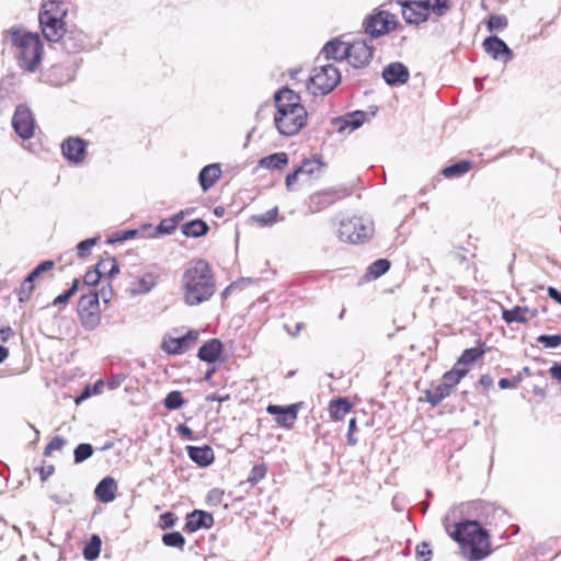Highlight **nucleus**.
<instances>
[{
    "instance_id": "f704fd0d",
    "label": "nucleus",
    "mask_w": 561,
    "mask_h": 561,
    "mask_svg": "<svg viewBox=\"0 0 561 561\" xmlns=\"http://www.w3.org/2000/svg\"><path fill=\"white\" fill-rule=\"evenodd\" d=\"M102 540L98 535H93L90 541L83 548V557L88 561L95 560L101 552Z\"/></svg>"
},
{
    "instance_id": "4d7b16f0",
    "label": "nucleus",
    "mask_w": 561,
    "mask_h": 561,
    "mask_svg": "<svg viewBox=\"0 0 561 561\" xmlns=\"http://www.w3.org/2000/svg\"><path fill=\"white\" fill-rule=\"evenodd\" d=\"M113 259V256H107L99 261V263L95 265V270L99 272L101 278L107 276Z\"/></svg>"
},
{
    "instance_id": "39448f33",
    "label": "nucleus",
    "mask_w": 561,
    "mask_h": 561,
    "mask_svg": "<svg viewBox=\"0 0 561 561\" xmlns=\"http://www.w3.org/2000/svg\"><path fill=\"white\" fill-rule=\"evenodd\" d=\"M374 224L363 217H353L342 220L339 228V238L344 242L364 243L371 238Z\"/></svg>"
},
{
    "instance_id": "4468645a",
    "label": "nucleus",
    "mask_w": 561,
    "mask_h": 561,
    "mask_svg": "<svg viewBox=\"0 0 561 561\" xmlns=\"http://www.w3.org/2000/svg\"><path fill=\"white\" fill-rule=\"evenodd\" d=\"M198 332L190 330L185 335L180 337L164 339L161 345L163 352L170 355H181L188 351L197 341Z\"/></svg>"
},
{
    "instance_id": "5fc2aeb1",
    "label": "nucleus",
    "mask_w": 561,
    "mask_h": 561,
    "mask_svg": "<svg viewBox=\"0 0 561 561\" xmlns=\"http://www.w3.org/2000/svg\"><path fill=\"white\" fill-rule=\"evenodd\" d=\"M66 440L60 436H55L45 447L44 455L49 456L54 450H60Z\"/></svg>"
},
{
    "instance_id": "de8ad7c7",
    "label": "nucleus",
    "mask_w": 561,
    "mask_h": 561,
    "mask_svg": "<svg viewBox=\"0 0 561 561\" xmlns=\"http://www.w3.org/2000/svg\"><path fill=\"white\" fill-rule=\"evenodd\" d=\"M79 287V279L75 278L72 280L71 287L64 291L62 294L58 295L54 300V306L65 305L67 301L77 293Z\"/></svg>"
},
{
    "instance_id": "c756f323",
    "label": "nucleus",
    "mask_w": 561,
    "mask_h": 561,
    "mask_svg": "<svg viewBox=\"0 0 561 561\" xmlns=\"http://www.w3.org/2000/svg\"><path fill=\"white\" fill-rule=\"evenodd\" d=\"M186 237L198 238L206 234L209 230L207 224L201 219H194L184 224L181 228Z\"/></svg>"
},
{
    "instance_id": "f03ea898",
    "label": "nucleus",
    "mask_w": 561,
    "mask_h": 561,
    "mask_svg": "<svg viewBox=\"0 0 561 561\" xmlns=\"http://www.w3.org/2000/svg\"><path fill=\"white\" fill-rule=\"evenodd\" d=\"M275 126L280 135L294 136L307 124L308 113L298 93L289 88L278 90L274 95Z\"/></svg>"
},
{
    "instance_id": "ea45409f",
    "label": "nucleus",
    "mask_w": 561,
    "mask_h": 561,
    "mask_svg": "<svg viewBox=\"0 0 561 561\" xmlns=\"http://www.w3.org/2000/svg\"><path fill=\"white\" fill-rule=\"evenodd\" d=\"M278 217V207H274L263 214L255 215L252 219L259 224L261 227H270L273 226L277 221Z\"/></svg>"
},
{
    "instance_id": "8fccbe9b",
    "label": "nucleus",
    "mask_w": 561,
    "mask_h": 561,
    "mask_svg": "<svg viewBox=\"0 0 561 561\" xmlns=\"http://www.w3.org/2000/svg\"><path fill=\"white\" fill-rule=\"evenodd\" d=\"M508 21L505 15H490L488 20V30L492 31H502L507 27Z\"/></svg>"
},
{
    "instance_id": "c03bdc74",
    "label": "nucleus",
    "mask_w": 561,
    "mask_h": 561,
    "mask_svg": "<svg viewBox=\"0 0 561 561\" xmlns=\"http://www.w3.org/2000/svg\"><path fill=\"white\" fill-rule=\"evenodd\" d=\"M390 268V262L387 259H379L368 267V275L374 279L383 275Z\"/></svg>"
},
{
    "instance_id": "9d476101",
    "label": "nucleus",
    "mask_w": 561,
    "mask_h": 561,
    "mask_svg": "<svg viewBox=\"0 0 561 561\" xmlns=\"http://www.w3.org/2000/svg\"><path fill=\"white\" fill-rule=\"evenodd\" d=\"M160 274L156 267H151L131 276L129 290L134 296L150 293L159 283Z\"/></svg>"
},
{
    "instance_id": "0e129e2a",
    "label": "nucleus",
    "mask_w": 561,
    "mask_h": 561,
    "mask_svg": "<svg viewBox=\"0 0 561 561\" xmlns=\"http://www.w3.org/2000/svg\"><path fill=\"white\" fill-rule=\"evenodd\" d=\"M519 382H520L519 378H512V379L502 378L499 381V387L501 389L517 388Z\"/></svg>"
},
{
    "instance_id": "ddd939ff",
    "label": "nucleus",
    "mask_w": 561,
    "mask_h": 561,
    "mask_svg": "<svg viewBox=\"0 0 561 561\" xmlns=\"http://www.w3.org/2000/svg\"><path fill=\"white\" fill-rule=\"evenodd\" d=\"M12 127L23 139H30L34 135V118L27 106L23 104L16 106L12 117Z\"/></svg>"
},
{
    "instance_id": "1a4fd4ad",
    "label": "nucleus",
    "mask_w": 561,
    "mask_h": 561,
    "mask_svg": "<svg viewBox=\"0 0 561 561\" xmlns=\"http://www.w3.org/2000/svg\"><path fill=\"white\" fill-rule=\"evenodd\" d=\"M401 7L404 21L408 24L419 25L428 18V2L424 0H394Z\"/></svg>"
},
{
    "instance_id": "9b49d317",
    "label": "nucleus",
    "mask_w": 561,
    "mask_h": 561,
    "mask_svg": "<svg viewBox=\"0 0 561 561\" xmlns=\"http://www.w3.org/2000/svg\"><path fill=\"white\" fill-rule=\"evenodd\" d=\"M345 193L340 190L328 188L311 194L307 201L310 213H319L342 199Z\"/></svg>"
},
{
    "instance_id": "7ed1b4c3",
    "label": "nucleus",
    "mask_w": 561,
    "mask_h": 561,
    "mask_svg": "<svg viewBox=\"0 0 561 561\" xmlns=\"http://www.w3.org/2000/svg\"><path fill=\"white\" fill-rule=\"evenodd\" d=\"M4 37H9L14 47L20 68L27 72H35L43 56V45L38 34L12 27L4 32Z\"/></svg>"
},
{
    "instance_id": "e2e57ef3",
    "label": "nucleus",
    "mask_w": 561,
    "mask_h": 561,
    "mask_svg": "<svg viewBox=\"0 0 561 561\" xmlns=\"http://www.w3.org/2000/svg\"><path fill=\"white\" fill-rule=\"evenodd\" d=\"M416 554L420 558H424L423 561H428L432 554V550L430 549V545L426 542H422L416 547Z\"/></svg>"
},
{
    "instance_id": "13d9d810",
    "label": "nucleus",
    "mask_w": 561,
    "mask_h": 561,
    "mask_svg": "<svg viewBox=\"0 0 561 561\" xmlns=\"http://www.w3.org/2000/svg\"><path fill=\"white\" fill-rule=\"evenodd\" d=\"M101 279L102 278L95 267L93 270H89L83 276V282L88 286H95Z\"/></svg>"
},
{
    "instance_id": "20e7f679",
    "label": "nucleus",
    "mask_w": 561,
    "mask_h": 561,
    "mask_svg": "<svg viewBox=\"0 0 561 561\" xmlns=\"http://www.w3.org/2000/svg\"><path fill=\"white\" fill-rule=\"evenodd\" d=\"M450 536L463 549H469L470 561L482 560L490 553L489 534L477 520L465 519L456 523Z\"/></svg>"
},
{
    "instance_id": "69168bd1",
    "label": "nucleus",
    "mask_w": 561,
    "mask_h": 561,
    "mask_svg": "<svg viewBox=\"0 0 561 561\" xmlns=\"http://www.w3.org/2000/svg\"><path fill=\"white\" fill-rule=\"evenodd\" d=\"M125 376L122 375V374H118V375H115V376H112L108 380H107V386L110 389H116L118 388L123 381L125 380Z\"/></svg>"
},
{
    "instance_id": "4be33fe9",
    "label": "nucleus",
    "mask_w": 561,
    "mask_h": 561,
    "mask_svg": "<svg viewBox=\"0 0 561 561\" xmlns=\"http://www.w3.org/2000/svg\"><path fill=\"white\" fill-rule=\"evenodd\" d=\"M117 484L114 478L105 477L95 486V497L102 503H110L116 496Z\"/></svg>"
},
{
    "instance_id": "a18cd8bd",
    "label": "nucleus",
    "mask_w": 561,
    "mask_h": 561,
    "mask_svg": "<svg viewBox=\"0 0 561 561\" xmlns=\"http://www.w3.org/2000/svg\"><path fill=\"white\" fill-rule=\"evenodd\" d=\"M424 1L428 2V15L431 13H433L436 16H443L450 9L448 0H424Z\"/></svg>"
},
{
    "instance_id": "864d4df0",
    "label": "nucleus",
    "mask_w": 561,
    "mask_h": 561,
    "mask_svg": "<svg viewBox=\"0 0 561 561\" xmlns=\"http://www.w3.org/2000/svg\"><path fill=\"white\" fill-rule=\"evenodd\" d=\"M95 243H96V239L95 238L85 239V240L79 242L78 245H77V254H78V256L84 257L88 254H90V251H91V249L93 248V245Z\"/></svg>"
},
{
    "instance_id": "b1692460",
    "label": "nucleus",
    "mask_w": 561,
    "mask_h": 561,
    "mask_svg": "<svg viewBox=\"0 0 561 561\" xmlns=\"http://www.w3.org/2000/svg\"><path fill=\"white\" fill-rule=\"evenodd\" d=\"M222 352V343L218 339H211L198 350V358L206 363H215Z\"/></svg>"
},
{
    "instance_id": "72a5a7b5",
    "label": "nucleus",
    "mask_w": 561,
    "mask_h": 561,
    "mask_svg": "<svg viewBox=\"0 0 561 561\" xmlns=\"http://www.w3.org/2000/svg\"><path fill=\"white\" fill-rule=\"evenodd\" d=\"M330 414L334 420H342L351 410V404L344 398H340L330 403Z\"/></svg>"
},
{
    "instance_id": "f8f14e48",
    "label": "nucleus",
    "mask_w": 561,
    "mask_h": 561,
    "mask_svg": "<svg viewBox=\"0 0 561 561\" xmlns=\"http://www.w3.org/2000/svg\"><path fill=\"white\" fill-rule=\"evenodd\" d=\"M344 54H347V60L354 68H363L373 58V47L366 41L357 39L348 44Z\"/></svg>"
},
{
    "instance_id": "6e6552de",
    "label": "nucleus",
    "mask_w": 561,
    "mask_h": 561,
    "mask_svg": "<svg viewBox=\"0 0 561 561\" xmlns=\"http://www.w3.org/2000/svg\"><path fill=\"white\" fill-rule=\"evenodd\" d=\"M57 43L68 54H78L91 47L88 35L77 27L65 30Z\"/></svg>"
},
{
    "instance_id": "c85d7f7f",
    "label": "nucleus",
    "mask_w": 561,
    "mask_h": 561,
    "mask_svg": "<svg viewBox=\"0 0 561 561\" xmlns=\"http://www.w3.org/2000/svg\"><path fill=\"white\" fill-rule=\"evenodd\" d=\"M451 390L444 381L434 387L433 389L426 390V401L431 403V405H438L445 398H447Z\"/></svg>"
},
{
    "instance_id": "393cba45",
    "label": "nucleus",
    "mask_w": 561,
    "mask_h": 561,
    "mask_svg": "<svg viewBox=\"0 0 561 561\" xmlns=\"http://www.w3.org/2000/svg\"><path fill=\"white\" fill-rule=\"evenodd\" d=\"M366 118V113L363 111H355L353 113H348L343 117H337L333 121L334 125L337 127L339 131H344L346 128L350 130L357 129L360 127Z\"/></svg>"
},
{
    "instance_id": "58836bf2",
    "label": "nucleus",
    "mask_w": 561,
    "mask_h": 561,
    "mask_svg": "<svg viewBox=\"0 0 561 561\" xmlns=\"http://www.w3.org/2000/svg\"><path fill=\"white\" fill-rule=\"evenodd\" d=\"M323 167V163L320 159H305L299 168L301 174H307L309 176L318 175Z\"/></svg>"
},
{
    "instance_id": "37998d69",
    "label": "nucleus",
    "mask_w": 561,
    "mask_h": 561,
    "mask_svg": "<svg viewBox=\"0 0 561 561\" xmlns=\"http://www.w3.org/2000/svg\"><path fill=\"white\" fill-rule=\"evenodd\" d=\"M82 325L88 330H93L100 324L99 311H79Z\"/></svg>"
},
{
    "instance_id": "3c124183",
    "label": "nucleus",
    "mask_w": 561,
    "mask_h": 561,
    "mask_svg": "<svg viewBox=\"0 0 561 561\" xmlns=\"http://www.w3.org/2000/svg\"><path fill=\"white\" fill-rule=\"evenodd\" d=\"M34 290V282L31 280V278L26 277L23 283L21 284L20 290H19V301L25 302L27 301Z\"/></svg>"
},
{
    "instance_id": "bf43d9fd",
    "label": "nucleus",
    "mask_w": 561,
    "mask_h": 561,
    "mask_svg": "<svg viewBox=\"0 0 561 561\" xmlns=\"http://www.w3.org/2000/svg\"><path fill=\"white\" fill-rule=\"evenodd\" d=\"M175 220L174 219H163L159 226L157 227L159 232L162 233H172L175 230Z\"/></svg>"
},
{
    "instance_id": "c9c22d12",
    "label": "nucleus",
    "mask_w": 561,
    "mask_h": 561,
    "mask_svg": "<svg viewBox=\"0 0 561 561\" xmlns=\"http://www.w3.org/2000/svg\"><path fill=\"white\" fill-rule=\"evenodd\" d=\"M79 311H99V294L91 290L89 294L81 296L79 300Z\"/></svg>"
},
{
    "instance_id": "dca6fc26",
    "label": "nucleus",
    "mask_w": 561,
    "mask_h": 561,
    "mask_svg": "<svg viewBox=\"0 0 561 561\" xmlns=\"http://www.w3.org/2000/svg\"><path fill=\"white\" fill-rule=\"evenodd\" d=\"M268 414L275 416V422L284 427L291 428L297 420L298 415V404L290 405H277V404H268L266 408Z\"/></svg>"
},
{
    "instance_id": "e433bc0d",
    "label": "nucleus",
    "mask_w": 561,
    "mask_h": 561,
    "mask_svg": "<svg viewBox=\"0 0 561 561\" xmlns=\"http://www.w3.org/2000/svg\"><path fill=\"white\" fill-rule=\"evenodd\" d=\"M468 369L467 368H458L454 367L451 370L446 371L443 375V381L453 389L455 386H457L460 380L467 375Z\"/></svg>"
},
{
    "instance_id": "2f4dec72",
    "label": "nucleus",
    "mask_w": 561,
    "mask_h": 561,
    "mask_svg": "<svg viewBox=\"0 0 561 561\" xmlns=\"http://www.w3.org/2000/svg\"><path fill=\"white\" fill-rule=\"evenodd\" d=\"M472 167L471 161L468 160H461L459 162H456L449 167H446L443 169L442 174L447 178H459L465 175L470 171Z\"/></svg>"
},
{
    "instance_id": "052dcab7",
    "label": "nucleus",
    "mask_w": 561,
    "mask_h": 561,
    "mask_svg": "<svg viewBox=\"0 0 561 561\" xmlns=\"http://www.w3.org/2000/svg\"><path fill=\"white\" fill-rule=\"evenodd\" d=\"M357 431L356 419L352 417L348 422V431H347V444L350 446H355L357 444V438L354 436V433Z\"/></svg>"
},
{
    "instance_id": "0eeeda50",
    "label": "nucleus",
    "mask_w": 561,
    "mask_h": 561,
    "mask_svg": "<svg viewBox=\"0 0 561 561\" xmlns=\"http://www.w3.org/2000/svg\"><path fill=\"white\" fill-rule=\"evenodd\" d=\"M397 23L398 21L394 14L381 10L377 14L370 15L365 21V32L376 38L391 30H394Z\"/></svg>"
},
{
    "instance_id": "680f3d73",
    "label": "nucleus",
    "mask_w": 561,
    "mask_h": 561,
    "mask_svg": "<svg viewBox=\"0 0 561 561\" xmlns=\"http://www.w3.org/2000/svg\"><path fill=\"white\" fill-rule=\"evenodd\" d=\"M160 522L162 528H171L176 522V516L171 512H167L160 516Z\"/></svg>"
},
{
    "instance_id": "6ab92c4d",
    "label": "nucleus",
    "mask_w": 561,
    "mask_h": 561,
    "mask_svg": "<svg viewBox=\"0 0 561 561\" xmlns=\"http://www.w3.org/2000/svg\"><path fill=\"white\" fill-rule=\"evenodd\" d=\"M382 78L388 85L398 87L409 81L410 71L402 62L394 61L383 68Z\"/></svg>"
},
{
    "instance_id": "a211bd4d",
    "label": "nucleus",
    "mask_w": 561,
    "mask_h": 561,
    "mask_svg": "<svg viewBox=\"0 0 561 561\" xmlns=\"http://www.w3.org/2000/svg\"><path fill=\"white\" fill-rule=\"evenodd\" d=\"M482 46L484 50L495 60L507 62L513 59L514 55L512 49L505 44L503 39L495 35L486 37L483 41Z\"/></svg>"
},
{
    "instance_id": "4c0bfd02",
    "label": "nucleus",
    "mask_w": 561,
    "mask_h": 561,
    "mask_svg": "<svg viewBox=\"0 0 561 561\" xmlns=\"http://www.w3.org/2000/svg\"><path fill=\"white\" fill-rule=\"evenodd\" d=\"M484 354V350L480 347H471L467 348L462 352L461 356L457 362V366H467L474 363L477 359L482 357Z\"/></svg>"
},
{
    "instance_id": "603ef678",
    "label": "nucleus",
    "mask_w": 561,
    "mask_h": 561,
    "mask_svg": "<svg viewBox=\"0 0 561 561\" xmlns=\"http://www.w3.org/2000/svg\"><path fill=\"white\" fill-rule=\"evenodd\" d=\"M55 263L54 261L47 260L38 264L28 275L27 277L31 278V280L35 282L36 278L39 277V275L44 272L50 271L54 267Z\"/></svg>"
},
{
    "instance_id": "09e8293b",
    "label": "nucleus",
    "mask_w": 561,
    "mask_h": 561,
    "mask_svg": "<svg viewBox=\"0 0 561 561\" xmlns=\"http://www.w3.org/2000/svg\"><path fill=\"white\" fill-rule=\"evenodd\" d=\"M537 343L541 344L545 348H557L561 345V334H541L537 337Z\"/></svg>"
},
{
    "instance_id": "aec40b11",
    "label": "nucleus",
    "mask_w": 561,
    "mask_h": 561,
    "mask_svg": "<svg viewBox=\"0 0 561 561\" xmlns=\"http://www.w3.org/2000/svg\"><path fill=\"white\" fill-rule=\"evenodd\" d=\"M347 46L348 44L337 38L328 42L323 46L320 56L317 58V62H321V58H324L327 61L331 59L335 61L347 59V54H344V50L347 49Z\"/></svg>"
},
{
    "instance_id": "bb28decb",
    "label": "nucleus",
    "mask_w": 561,
    "mask_h": 561,
    "mask_svg": "<svg viewBox=\"0 0 561 561\" xmlns=\"http://www.w3.org/2000/svg\"><path fill=\"white\" fill-rule=\"evenodd\" d=\"M220 175L221 169L219 164L213 163L204 167L198 174V181L203 191H208L217 182Z\"/></svg>"
},
{
    "instance_id": "f3484780",
    "label": "nucleus",
    "mask_w": 561,
    "mask_h": 561,
    "mask_svg": "<svg viewBox=\"0 0 561 561\" xmlns=\"http://www.w3.org/2000/svg\"><path fill=\"white\" fill-rule=\"evenodd\" d=\"M38 21L44 37L50 43H57L66 30L64 19L39 13Z\"/></svg>"
},
{
    "instance_id": "5701e85b",
    "label": "nucleus",
    "mask_w": 561,
    "mask_h": 561,
    "mask_svg": "<svg viewBox=\"0 0 561 561\" xmlns=\"http://www.w3.org/2000/svg\"><path fill=\"white\" fill-rule=\"evenodd\" d=\"M187 455L199 467H208L215 460L214 450L209 446H187Z\"/></svg>"
},
{
    "instance_id": "6e6d98bb",
    "label": "nucleus",
    "mask_w": 561,
    "mask_h": 561,
    "mask_svg": "<svg viewBox=\"0 0 561 561\" xmlns=\"http://www.w3.org/2000/svg\"><path fill=\"white\" fill-rule=\"evenodd\" d=\"M266 474V468L263 465H256L252 468L249 481L255 483L262 480Z\"/></svg>"
},
{
    "instance_id": "7c9ffc66",
    "label": "nucleus",
    "mask_w": 561,
    "mask_h": 561,
    "mask_svg": "<svg viewBox=\"0 0 561 561\" xmlns=\"http://www.w3.org/2000/svg\"><path fill=\"white\" fill-rule=\"evenodd\" d=\"M67 7L62 1L49 0L42 4L39 13H46L48 16L65 19Z\"/></svg>"
},
{
    "instance_id": "49530a36",
    "label": "nucleus",
    "mask_w": 561,
    "mask_h": 561,
    "mask_svg": "<svg viewBox=\"0 0 561 561\" xmlns=\"http://www.w3.org/2000/svg\"><path fill=\"white\" fill-rule=\"evenodd\" d=\"M162 542L168 547L183 549L185 545L184 536L179 531L167 533L162 536Z\"/></svg>"
},
{
    "instance_id": "cd10ccee",
    "label": "nucleus",
    "mask_w": 561,
    "mask_h": 561,
    "mask_svg": "<svg viewBox=\"0 0 561 561\" xmlns=\"http://www.w3.org/2000/svg\"><path fill=\"white\" fill-rule=\"evenodd\" d=\"M288 164V156L286 152H276L263 157L259 161V165L268 170H282Z\"/></svg>"
},
{
    "instance_id": "473e14b6",
    "label": "nucleus",
    "mask_w": 561,
    "mask_h": 561,
    "mask_svg": "<svg viewBox=\"0 0 561 561\" xmlns=\"http://www.w3.org/2000/svg\"><path fill=\"white\" fill-rule=\"evenodd\" d=\"M528 311V308H522L516 306L512 309L503 310L502 318L507 324H511L513 322L526 323L528 319L524 316V313Z\"/></svg>"
},
{
    "instance_id": "338daca9",
    "label": "nucleus",
    "mask_w": 561,
    "mask_h": 561,
    "mask_svg": "<svg viewBox=\"0 0 561 561\" xmlns=\"http://www.w3.org/2000/svg\"><path fill=\"white\" fill-rule=\"evenodd\" d=\"M176 432L186 439H194L193 431L184 424H180L176 427Z\"/></svg>"
},
{
    "instance_id": "423d86ee",
    "label": "nucleus",
    "mask_w": 561,
    "mask_h": 561,
    "mask_svg": "<svg viewBox=\"0 0 561 561\" xmlns=\"http://www.w3.org/2000/svg\"><path fill=\"white\" fill-rule=\"evenodd\" d=\"M310 81L313 94L325 95L330 93L341 81L339 69L332 64H320L313 68Z\"/></svg>"
},
{
    "instance_id": "412c9836",
    "label": "nucleus",
    "mask_w": 561,
    "mask_h": 561,
    "mask_svg": "<svg viewBox=\"0 0 561 561\" xmlns=\"http://www.w3.org/2000/svg\"><path fill=\"white\" fill-rule=\"evenodd\" d=\"M214 525V517L211 514L195 510L191 514L187 515L185 529L188 533H195L201 528L209 529Z\"/></svg>"
},
{
    "instance_id": "79ce46f5",
    "label": "nucleus",
    "mask_w": 561,
    "mask_h": 561,
    "mask_svg": "<svg viewBox=\"0 0 561 561\" xmlns=\"http://www.w3.org/2000/svg\"><path fill=\"white\" fill-rule=\"evenodd\" d=\"M185 401L181 391L173 390L167 394L163 404L168 410H178L184 405Z\"/></svg>"
},
{
    "instance_id": "a19ab883",
    "label": "nucleus",
    "mask_w": 561,
    "mask_h": 561,
    "mask_svg": "<svg viewBox=\"0 0 561 561\" xmlns=\"http://www.w3.org/2000/svg\"><path fill=\"white\" fill-rule=\"evenodd\" d=\"M93 455V446L88 443L79 444L73 450L75 463H81Z\"/></svg>"
},
{
    "instance_id": "2eb2a0df",
    "label": "nucleus",
    "mask_w": 561,
    "mask_h": 561,
    "mask_svg": "<svg viewBox=\"0 0 561 561\" xmlns=\"http://www.w3.org/2000/svg\"><path fill=\"white\" fill-rule=\"evenodd\" d=\"M87 141L80 137H68L61 144V151L69 162L80 164L87 154Z\"/></svg>"
},
{
    "instance_id": "f257e3e1",
    "label": "nucleus",
    "mask_w": 561,
    "mask_h": 561,
    "mask_svg": "<svg viewBox=\"0 0 561 561\" xmlns=\"http://www.w3.org/2000/svg\"><path fill=\"white\" fill-rule=\"evenodd\" d=\"M216 280L209 264L196 260L188 264L181 278L183 301L190 306H199L208 301L216 293Z\"/></svg>"
},
{
    "instance_id": "a878e982",
    "label": "nucleus",
    "mask_w": 561,
    "mask_h": 561,
    "mask_svg": "<svg viewBox=\"0 0 561 561\" xmlns=\"http://www.w3.org/2000/svg\"><path fill=\"white\" fill-rule=\"evenodd\" d=\"M73 80V71L61 65L53 66L47 72V81L51 85H64Z\"/></svg>"
},
{
    "instance_id": "774afa93",
    "label": "nucleus",
    "mask_w": 561,
    "mask_h": 561,
    "mask_svg": "<svg viewBox=\"0 0 561 561\" xmlns=\"http://www.w3.org/2000/svg\"><path fill=\"white\" fill-rule=\"evenodd\" d=\"M299 174H301L299 168L286 176V187L291 190V186L297 182Z\"/></svg>"
}]
</instances>
